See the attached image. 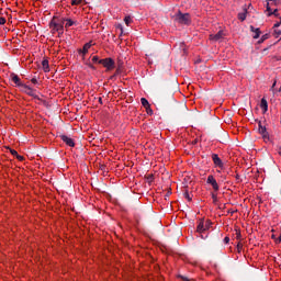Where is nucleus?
<instances>
[{
    "instance_id": "1",
    "label": "nucleus",
    "mask_w": 281,
    "mask_h": 281,
    "mask_svg": "<svg viewBox=\"0 0 281 281\" xmlns=\"http://www.w3.org/2000/svg\"><path fill=\"white\" fill-rule=\"evenodd\" d=\"M175 21L181 25H190L192 23V18L190 16V13L178 11V13L175 14Z\"/></svg>"
},
{
    "instance_id": "2",
    "label": "nucleus",
    "mask_w": 281,
    "mask_h": 281,
    "mask_svg": "<svg viewBox=\"0 0 281 281\" xmlns=\"http://www.w3.org/2000/svg\"><path fill=\"white\" fill-rule=\"evenodd\" d=\"M49 27L53 32V34H56V32L59 34V36H61V34H64L65 32V26H63V24H58V22H56V16H54L52 19V21L49 22Z\"/></svg>"
},
{
    "instance_id": "3",
    "label": "nucleus",
    "mask_w": 281,
    "mask_h": 281,
    "mask_svg": "<svg viewBox=\"0 0 281 281\" xmlns=\"http://www.w3.org/2000/svg\"><path fill=\"white\" fill-rule=\"evenodd\" d=\"M212 227V221L207 220L206 222L204 220H201L198 224L196 232L198 234H203L207 232Z\"/></svg>"
},
{
    "instance_id": "4",
    "label": "nucleus",
    "mask_w": 281,
    "mask_h": 281,
    "mask_svg": "<svg viewBox=\"0 0 281 281\" xmlns=\"http://www.w3.org/2000/svg\"><path fill=\"white\" fill-rule=\"evenodd\" d=\"M99 65H102L108 71L115 69V60H113L111 57L100 59Z\"/></svg>"
},
{
    "instance_id": "5",
    "label": "nucleus",
    "mask_w": 281,
    "mask_h": 281,
    "mask_svg": "<svg viewBox=\"0 0 281 281\" xmlns=\"http://www.w3.org/2000/svg\"><path fill=\"white\" fill-rule=\"evenodd\" d=\"M21 89H22V91H23L24 93H26V95H31V98H34L35 100H41V98H38V95H36V90L30 88V86H27V85L24 83V85L21 87Z\"/></svg>"
},
{
    "instance_id": "6",
    "label": "nucleus",
    "mask_w": 281,
    "mask_h": 281,
    "mask_svg": "<svg viewBox=\"0 0 281 281\" xmlns=\"http://www.w3.org/2000/svg\"><path fill=\"white\" fill-rule=\"evenodd\" d=\"M59 137L66 146H69L70 148H74V146H76V143L74 142V138H71V137H69L65 134L59 135Z\"/></svg>"
},
{
    "instance_id": "7",
    "label": "nucleus",
    "mask_w": 281,
    "mask_h": 281,
    "mask_svg": "<svg viewBox=\"0 0 281 281\" xmlns=\"http://www.w3.org/2000/svg\"><path fill=\"white\" fill-rule=\"evenodd\" d=\"M257 122H258L259 134L262 135L263 139H269V132H267V127L262 125V121H257Z\"/></svg>"
},
{
    "instance_id": "8",
    "label": "nucleus",
    "mask_w": 281,
    "mask_h": 281,
    "mask_svg": "<svg viewBox=\"0 0 281 281\" xmlns=\"http://www.w3.org/2000/svg\"><path fill=\"white\" fill-rule=\"evenodd\" d=\"M206 183H209L210 186H212L213 190L215 192H218L220 187H218V182L216 181V178H214V176L210 175L206 179Z\"/></svg>"
},
{
    "instance_id": "9",
    "label": "nucleus",
    "mask_w": 281,
    "mask_h": 281,
    "mask_svg": "<svg viewBox=\"0 0 281 281\" xmlns=\"http://www.w3.org/2000/svg\"><path fill=\"white\" fill-rule=\"evenodd\" d=\"M10 78L12 80V82H14V85H16V87H23L25 83L21 82V78L18 77L16 74H11Z\"/></svg>"
},
{
    "instance_id": "10",
    "label": "nucleus",
    "mask_w": 281,
    "mask_h": 281,
    "mask_svg": "<svg viewBox=\"0 0 281 281\" xmlns=\"http://www.w3.org/2000/svg\"><path fill=\"white\" fill-rule=\"evenodd\" d=\"M223 31H218L216 34L214 35H210V41H214L215 43L223 40Z\"/></svg>"
},
{
    "instance_id": "11",
    "label": "nucleus",
    "mask_w": 281,
    "mask_h": 281,
    "mask_svg": "<svg viewBox=\"0 0 281 281\" xmlns=\"http://www.w3.org/2000/svg\"><path fill=\"white\" fill-rule=\"evenodd\" d=\"M212 160L217 168H223V160L216 154H212Z\"/></svg>"
},
{
    "instance_id": "12",
    "label": "nucleus",
    "mask_w": 281,
    "mask_h": 281,
    "mask_svg": "<svg viewBox=\"0 0 281 281\" xmlns=\"http://www.w3.org/2000/svg\"><path fill=\"white\" fill-rule=\"evenodd\" d=\"M260 109H262L263 113H267V111H269V103L267 102V99H261Z\"/></svg>"
},
{
    "instance_id": "13",
    "label": "nucleus",
    "mask_w": 281,
    "mask_h": 281,
    "mask_svg": "<svg viewBox=\"0 0 281 281\" xmlns=\"http://www.w3.org/2000/svg\"><path fill=\"white\" fill-rule=\"evenodd\" d=\"M267 12H269L268 16H280L278 9H274L273 12H271V7H269V3L267 4Z\"/></svg>"
},
{
    "instance_id": "14",
    "label": "nucleus",
    "mask_w": 281,
    "mask_h": 281,
    "mask_svg": "<svg viewBox=\"0 0 281 281\" xmlns=\"http://www.w3.org/2000/svg\"><path fill=\"white\" fill-rule=\"evenodd\" d=\"M74 25H78V22H76V21H74L71 19H66V24H65L66 29H69L71 26H74Z\"/></svg>"
},
{
    "instance_id": "15",
    "label": "nucleus",
    "mask_w": 281,
    "mask_h": 281,
    "mask_svg": "<svg viewBox=\"0 0 281 281\" xmlns=\"http://www.w3.org/2000/svg\"><path fill=\"white\" fill-rule=\"evenodd\" d=\"M42 66H43V70L45 71V74H48V71H49V60L44 59L42 61Z\"/></svg>"
},
{
    "instance_id": "16",
    "label": "nucleus",
    "mask_w": 281,
    "mask_h": 281,
    "mask_svg": "<svg viewBox=\"0 0 281 281\" xmlns=\"http://www.w3.org/2000/svg\"><path fill=\"white\" fill-rule=\"evenodd\" d=\"M251 32H255L254 38H260V29H255L254 26H250Z\"/></svg>"
},
{
    "instance_id": "17",
    "label": "nucleus",
    "mask_w": 281,
    "mask_h": 281,
    "mask_svg": "<svg viewBox=\"0 0 281 281\" xmlns=\"http://www.w3.org/2000/svg\"><path fill=\"white\" fill-rule=\"evenodd\" d=\"M239 21H245L247 19V9H244V12L238 13Z\"/></svg>"
},
{
    "instance_id": "18",
    "label": "nucleus",
    "mask_w": 281,
    "mask_h": 281,
    "mask_svg": "<svg viewBox=\"0 0 281 281\" xmlns=\"http://www.w3.org/2000/svg\"><path fill=\"white\" fill-rule=\"evenodd\" d=\"M140 104L144 106V109H148V106L150 105L146 98L140 99Z\"/></svg>"
},
{
    "instance_id": "19",
    "label": "nucleus",
    "mask_w": 281,
    "mask_h": 281,
    "mask_svg": "<svg viewBox=\"0 0 281 281\" xmlns=\"http://www.w3.org/2000/svg\"><path fill=\"white\" fill-rule=\"evenodd\" d=\"M124 23L125 25H131L133 23V18H131V15H127L124 18Z\"/></svg>"
},
{
    "instance_id": "20",
    "label": "nucleus",
    "mask_w": 281,
    "mask_h": 281,
    "mask_svg": "<svg viewBox=\"0 0 281 281\" xmlns=\"http://www.w3.org/2000/svg\"><path fill=\"white\" fill-rule=\"evenodd\" d=\"M91 48V43H87L83 45L82 54H87L89 49Z\"/></svg>"
},
{
    "instance_id": "21",
    "label": "nucleus",
    "mask_w": 281,
    "mask_h": 281,
    "mask_svg": "<svg viewBox=\"0 0 281 281\" xmlns=\"http://www.w3.org/2000/svg\"><path fill=\"white\" fill-rule=\"evenodd\" d=\"M67 21V19L63 18L59 20H56V23H58L59 25H61V27H65V22Z\"/></svg>"
},
{
    "instance_id": "22",
    "label": "nucleus",
    "mask_w": 281,
    "mask_h": 281,
    "mask_svg": "<svg viewBox=\"0 0 281 281\" xmlns=\"http://www.w3.org/2000/svg\"><path fill=\"white\" fill-rule=\"evenodd\" d=\"M120 74H122V64L116 68L114 76H120Z\"/></svg>"
},
{
    "instance_id": "23",
    "label": "nucleus",
    "mask_w": 281,
    "mask_h": 281,
    "mask_svg": "<svg viewBox=\"0 0 281 281\" xmlns=\"http://www.w3.org/2000/svg\"><path fill=\"white\" fill-rule=\"evenodd\" d=\"M183 196L184 199H187V201H192V196H190V193L188 191L183 193Z\"/></svg>"
},
{
    "instance_id": "24",
    "label": "nucleus",
    "mask_w": 281,
    "mask_h": 281,
    "mask_svg": "<svg viewBox=\"0 0 281 281\" xmlns=\"http://www.w3.org/2000/svg\"><path fill=\"white\" fill-rule=\"evenodd\" d=\"M269 38V34H265L261 36L259 43H265V41H267Z\"/></svg>"
},
{
    "instance_id": "25",
    "label": "nucleus",
    "mask_w": 281,
    "mask_h": 281,
    "mask_svg": "<svg viewBox=\"0 0 281 281\" xmlns=\"http://www.w3.org/2000/svg\"><path fill=\"white\" fill-rule=\"evenodd\" d=\"M235 232H236L237 240H240V238H243V235L240 234V229H235Z\"/></svg>"
},
{
    "instance_id": "26",
    "label": "nucleus",
    "mask_w": 281,
    "mask_h": 281,
    "mask_svg": "<svg viewBox=\"0 0 281 281\" xmlns=\"http://www.w3.org/2000/svg\"><path fill=\"white\" fill-rule=\"evenodd\" d=\"M82 3V0H71V5H80Z\"/></svg>"
},
{
    "instance_id": "27",
    "label": "nucleus",
    "mask_w": 281,
    "mask_h": 281,
    "mask_svg": "<svg viewBox=\"0 0 281 281\" xmlns=\"http://www.w3.org/2000/svg\"><path fill=\"white\" fill-rule=\"evenodd\" d=\"M147 115H153V109H150V105L148 108H145Z\"/></svg>"
},
{
    "instance_id": "28",
    "label": "nucleus",
    "mask_w": 281,
    "mask_h": 281,
    "mask_svg": "<svg viewBox=\"0 0 281 281\" xmlns=\"http://www.w3.org/2000/svg\"><path fill=\"white\" fill-rule=\"evenodd\" d=\"M11 155H13V157H16L19 155V151H16L15 149L9 148Z\"/></svg>"
},
{
    "instance_id": "29",
    "label": "nucleus",
    "mask_w": 281,
    "mask_h": 281,
    "mask_svg": "<svg viewBox=\"0 0 281 281\" xmlns=\"http://www.w3.org/2000/svg\"><path fill=\"white\" fill-rule=\"evenodd\" d=\"M154 179H155V177H154L153 175H149V176L147 177L148 183H153Z\"/></svg>"
},
{
    "instance_id": "30",
    "label": "nucleus",
    "mask_w": 281,
    "mask_h": 281,
    "mask_svg": "<svg viewBox=\"0 0 281 281\" xmlns=\"http://www.w3.org/2000/svg\"><path fill=\"white\" fill-rule=\"evenodd\" d=\"M92 63H98V64H100V57L93 56V57H92Z\"/></svg>"
},
{
    "instance_id": "31",
    "label": "nucleus",
    "mask_w": 281,
    "mask_h": 281,
    "mask_svg": "<svg viewBox=\"0 0 281 281\" xmlns=\"http://www.w3.org/2000/svg\"><path fill=\"white\" fill-rule=\"evenodd\" d=\"M16 157V159L19 160V161H24L25 160V157H23V156H21V155H16L15 156Z\"/></svg>"
},
{
    "instance_id": "32",
    "label": "nucleus",
    "mask_w": 281,
    "mask_h": 281,
    "mask_svg": "<svg viewBox=\"0 0 281 281\" xmlns=\"http://www.w3.org/2000/svg\"><path fill=\"white\" fill-rule=\"evenodd\" d=\"M213 203H217L218 196L216 194L212 193Z\"/></svg>"
},
{
    "instance_id": "33",
    "label": "nucleus",
    "mask_w": 281,
    "mask_h": 281,
    "mask_svg": "<svg viewBox=\"0 0 281 281\" xmlns=\"http://www.w3.org/2000/svg\"><path fill=\"white\" fill-rule=\"evenodd\" d=\"M237 251L240 254L243 251V245L240 243L237 244Z\"/></svg>"
},
{
    "instance_id": "34",
    "label": "nucleus",
    "mask_w": 281,
    "mask_h": 281,
    "mask_svg": "<svg viewBox=\"0 0 281 281\" xmlns=\"http://www.w3.org/2000/svg\"><path fill=\"white\" fill-rule=\"evenodd\" d=\"M0 25H5V18L0 16Z\"/></svg>"
},
{
    "instance_id": "35",
    "label": "nucleus",
    "mask_w": 281,
    "mask_h": 281,
    "mask_svg": "<svg viewBox=\"0 0 281 281\" xmlns=\"http://www.w3.org/2000/svg\"><path fill=\"white\" fill-rule=\"evenodd\" d=\"M31 82H32L33 85H38V79H37V78H32V79H31Z\"/></svg>"
},
{
    "instance_id": "36",
    "label": "nucleus",
    "mask_w": 281,
    "mask_h": 281,
    "mask_svg": "<svg viewBox=\"0 0 281 281\" xmlns=\"http://www.w3.org/2000/svg\"><path fill=\"white\" fill-rule=\"evenodd\" d=\"M179 278H180L181 280H183V281H194L193 279L190 280V279H188L187 277H183V276H179Z\"/></svg>"
},
{
    "instance_id": "37",
    "label": "nucleus",
    "mask_w": 281,
    "mask_h": 281,
    "mask_svg": "<svg viewBox=\"0 0 281 281\" xmlns=\"http://www.w3.org/2000/svg\"><path fill=\"white\" fill-rule=\"evenodd\" d=\"M119 30H121V34H124V27H122V24H119Z\"/></svg>"
},
{
    "instance_id": "38",
    "label": "nucleus",
    "mask_w": 281,
    "mask_h": 281,
    "mask_svg": "<svg viewBox=\"0 0 281 281\" xmlns=\"http://www.w3.org/2000/svg\"><path fill=\"white\" fill-rule=\"evenodd\" d=\"M280 25H281V18H280V22H277V23L273 25V27H280Z\"/></svg>"
},
{
    "instance_id": "39",
    "label": "nucleus",
    "mask_w": 281,
    "mask_h": 281,
    "mask_svg": "<svg viewBox=\"0 0 281 281\" xmlns=\"http://www.w3.org/2000/svg\"><path fill=\"white\" fill-rule=\"evenodd\" d=\"M224 243L227 245L229 243V237H225Z\"/></svg>"
},
{
    "instance_id": "40",
    "label": "nucleus",
    "mask_w": 281,
    "mask_h": 281,
    "mask_svg": "<svg viewBox=\"0 0 281 281\" xmlns=\"http://www.w3.org/2000/svg\"><path fill=\"white\" fill-rule=\"evenodd\" d=\"M277 36H280L281 32L280 31H274Z\"/></svg>"
},
{
    "instance_id": "41",
    "label": "nucleus",
    "mask_w": 281,
    "mask_h": 281,
    "mask_svg": "<svg viewBox=\"0 0 281 281\" xmlns=\"http://www.w3.org/2000/svg\"><path fill=\"white\" fill-rule=\"evenodd\" d=\"M99 102H100V104H102V98H99Z\"/></svg>"
},
{
    "instance_id": "42",
    "label": "nucleus",
    "mask_w": 281,
    "mask_h": 281,
    "mask_svg": "<svg viewBox=\"0 0 281 281\" xmlns=\"http://www.w3.org/2000/svg\"><path fill=\"white\" fill-rule=\"evenodd\" d=\"M272 238L276 240V235H272Z\"/></svg>"
},
{
    "instance_id": "43",
    "label": "nucleus",
    "mask_w": 281,
    "mask_h": 281,
    "mask_svg": "<svg viewBox=\"0 0 281 281\" xmlns=\"http://www.w3.org/2000/svg\"><path fill=\"white\" fill-rule=\"evenodd\" d=\"M269 1L276 2L277 0H269Z\"/></svg>"
},
{
    "instance_id": "44",
    "label": "nucleus",
    "mask_w": 281,
    "mask_h": 281,
    "mask_svg": "<svg viewBox=\"0 0 281 281\" xmlns=\"http://www.w3.org/2000/svg\"><path fill=\"white\" fill-rule=\"evenodd\" d=\"M201 238H205V237H203V235H201Z\"/></svg>"
}]
</instances>
